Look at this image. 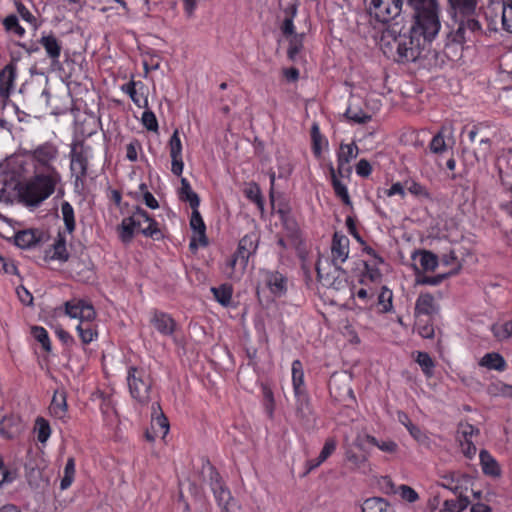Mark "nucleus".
<instances>
[{"label":"nucleus","instance_id":"f257e3e1","mask_svg":"<svg viewBox=\"0 0 512 512\" xmlns=\"http://www.w3.org/2000/svg\"><path fill=\"white\" fill-rule=\"evenodd\" d=\"M422 29L412 25L406 32L398 29V23L388 26L381 37V48L384 53L398 63H409L418 60L426 41Z\"/></svg>","mask_w":512,"mask_h":512},{"label":"nucleus","instance_id":"f03ea898","mask_svg":"<svg viewBox=\"0 0 512 512\" xmlns=\"http://www.w3.org/2000/svg\"><path fill=\"white\" fill-rule=\"evenodd\" d=\"M60 181L61 176L34 172L22 185V202L27 206H39L55 192Z\"/></svg>","mask_w":512,"mask_h":512},{"label":"nucleus","instance_id":"7ed1b4c3","mask_svg":"<svg viewBox=\"0 0 512 512\" xmlns=\"http://www.w3.org/2000/svg\"><path fill=\"white\" fill-rule=\"evenodd\" d=\"M408 5L414 11L413 25L422 29L425 38L434 39L441 28L437 0H408Z\"/></svg>","mask_w":512,"mask_h":512},{"label":"nucleus","instance_id":"20e7f679","mask_svg":"<svg viewBox=\"0 0 512 512\" xmlns=\"http://www.w3.org/2000/svg\"><path fill=\"white\" fill-rule=\"evenodd\" d=\"M134 232H139L147 237L156 239L161 235L160 230L157 228V222L144 209L139 207L136 208L130 217L122 220L120 233L122 241L129 242Z\"/></svg>","mask_w":512,"mask_h":512},{"label":"nucleus","instance_id":"39448f33","mask_svg":"<svg viewBox=\"0 0 512 512\" xmlns=\"http://www.w3.org/2000/svg\"><path fill=\"white\" fill-rule=\"evenodd\" d=\"M25 154L30 160L34 172L61 176L54 165L59 156L58 147L55 144L45 142Z\"/></svg>","mask_w":512,"mask_h":512},{"label":"nucleus","instance_id":"423d86ee","mask_svg":"<svg viewBox=\"0 0 512 512\" xmlns=\"http://www.w3.org/2000/svg\"><path fill=\"white\" fill-rule=\"evenodd\" d=\"M127 384L131 397L141 406L151 400L153 379L144 368L131 366L127 372Z\"/></svg>","mask_w":512,"mask_h":512},{"label":"nucleus","instance_id":"0eeeda50","mask_svg":"<svg viewBox=\"0 0 512 512\" xmlns=\"http://www.w3.org/2000/svg\"><path fill=\"white\" fill-rule=\"evenodd\" d=\"M369 13L377 21L381 23H388L396 20L401 12L404 4L403 0H368Z\"/></svg>","mask_w":512,"mask_h":512},{"label":"nucleus","instance_id":"6e6552de","mask_svg":"<svg viewBox=\"0 0 512 512\" xmlns=\"http://www.w3.org/2000/svg\"><path fill=\"white\" fill-rule=\"evenodd\" d=\"M325 264L328 266V271L324 273L325 269L321 259L316 263L317 276L322 285L336 291L347 288L348 282L345 271L340 266L330 265L327 260H325Z\"/></svg>","mask_w":512,"mask_h":512},{"label":"nucleus","instance_id":"1a4fd4ad","mask_svg":"<svg viewBox=\"0 0 512 512\" xmlns=\"http://www.w3.org/2000/svg\"><path fill=\"white\" fill-rule=\"evenodd\" d=\"M482 34V27L479 21L471 16H466L458 23L456 30L449 34L450 43L447 48L452 44L463 45L467 41H473L477 36Z\"/></svg>","mask_w":512,"mask_h":512},{"label":"nucleus","instance_id":"9d476101","mask_svg":"<svg viewBox=\"0 0 512 512\" xmlns=\"http://www.w3.org/2000/svg\"><path fill=\"white\" fill-rule=\"evenodd\" d=\"M210 487L222 512H234L237 503L231 496L230 490L225 486L220 474L211 467L209 477Z\"/></svg>","mask_w":512,"mask_h":512},{"label":"nucleus","instance_id":"9b49d317","mask_svg":"<svg viewBox=\"0 0 512 512\" xmlns=\"http://www.w3.org/2000/svg\"><path fill=\"white\" fill-rule=\"evenodd\" d=\"M16 199L22 201V185L18 175L0 168V202L10 204Z\"/></svg>","mask_w":512,"mask_h":512},{"label":"nucleus","instance_id":"f8f14e48","mask_svg":"<svg viewBox=\"0 0 512 512\" xmlns=\"http://www.w3.org/2000/svg\"><path fill=\"white\" fill-rule=\"evenodd\" d=\"M485 14L492 21L500 15L503 29L512 33V0H490Z\"/></svg>","mask_w":512,"mask_h":512},{"label":"nucleus","instance_id":"ddd939ff","mask_svg":"<svg viewBox=\"0 0 512 512\" xmlns=\"http://www.w3.org/2000/svg\"><path fill=\"white\" fill-rule=\"evenodd\" d=\"M65 313L71 318L78 319L80 323L94 321L96 312L88 302L80 299H72L65 303Z\"/></svg>","mask_w":512,"mask_h":512},{"label":"nucleus","instance_id":"4468645a","mask_svg":"<svg viewBox=\"0 0 512 512\" xmlns=\"http://www.w3.org/2000/svg\"><path fill=\"white\" fill-rule=\"evenodd\" d=\"M296 397V417L300 423V425L306 429L310 430L315 427L316 417L311 408L309 398L306 393L301 395H295Z\"/></svg>","mask_w":512,"mask_h":512},{"label":"nucleus","instance_id":"2eb2a0df","mask_svg":"<svg viewBox=\"0 0 512 512\" xmlns=\"http://www.w3.org/2000/svg\"><path fill=\"white\" fill-rule=\"evenodd\" d=\"M169 152L172 159L171 171L173 174L180 176L183 172L184 163L182 159V142L179 137L178 129H175L170 137Z\"/></svg>","mask_w":512,"mask_h":512},{"label":"nucleus","instance_id":"dca6fc26","mask_svg":"<svg viewBox=\"0 0 512 512\" xmlns=\"http://www.w3.org/2000/svg\"><path fill=\"white\" fill-rule=\"evenodd\" d=\"M349 255V239L342 234L335 233L331 245V264L340 266Z\"/></svg>","mask_w":512,"mask_h":512},{"label":"nucleus","instance_id":"f3484780","mask_svg":"<svg viewBox=\"0 0 512 512\" xmlns=\"http://www.w3.org/2000/svg\"><path fill=\"white\" fill-rule=\"evenodd\" d=\"M191 209L192 214L190 219V227L197 234V237L191 239L190 248L195 250L197 249L198 243L202 246H206L208 244V240L206 237V226L198 208Z\"/></svg>","mask_w":512,"mask_h":512},{"label":"nucleus","instance_id":"a211bd4d","mask_svg":"<svg viewBox=\"0 0 512 512\" xmlns=\"http://www.w3.org/2000/svg\"><path fill=\"white\" fill-rule=\"evenodd\" d=\"M150 322L163 336H172L176 329V321L167 313L155 310L152 312Z\"/></svg>","mask_w":512,"mask_h":512},{"label":"nucleus","instance_id":"6ab92c4d","mask_svg":"<svg viewBox=\"0 0 512 512\" xmlns=\"http://www.w3.org/2000/svg\"><path fill=\"white\" fill-rule=\"evenodd\" d=\"M17 67L14 62H10L0 71V96L8 97L14 87Z\"/></svg>","mask_w":512,"mask_h":512},{"label":"nucleus","instance_id":"aec40b11","mask_svg":"<svg viewBox=\"0 0 512 512\" xmlns=\"http://www.w3.org/2000/svg\"><path fill=\"white\" fill-rule=\"evenodd\" d=\"M248 260L241 258L238 253H234L231 258L227 261L224 273L232 280H240L246 267Z\"/></svg>","mask_w":512,"mask_h":512},{"label":"nucleus","instance_id":"412c9836","mask_svg":"<svg viewBox=\"0 0 512 512\" xmlns=\"http://www.w3.org/2000/svg\"><path fill=\"white\" fill-rule=\"evenodd\" d=\"M438 311V306L434 297L430 293H421L415 303L414 315L419 317L421 315L431 316Z\"/></svg>","mask_w":512,"mask_h":512},{"label":"nucleus","instance_id":"4be33fe9","mask_svg":"<svg viewBox=\"0 0 512 512\" xmlns=\"http://www.w3.org/2000/svg\"><path fill=\"white\" fill-rule=\"evenodd\" d=\"M259 239L260 237L256 232L246 234L240 239L236 253H238L242 259L245 258L249 260L250 256H252L258 248Z\"/></svg>","mask_w":512,"mask_h":512},{"label":"nucleus","instance_id":"5701e85b","mask_svg":"<svg viewBox=\"0 0 512 512\" xmlns=\"http://www.w3.org/2000/svg\"><path fill=\"white\" fill-rule=\"evenodd\" d=\"M359 154V148L355 143L341 144L337 153L338 173L342 174L344 166L347 165L352 159L356 158Z\"/></svg>","mask_w":512,"mask_h":512},{"label":"nucleus","instance_id":"b1692460","mask_svg":"<svg viewBox=\"0 0 512 512\" xmlns=\"http://www.w3.org/2000/svg\"><path fill=\"white\" fill-rule=\"evenodd\" d=\"M39 43L45 49L46 54L51 59L52 63L58 62L62 47L57 38L54 35L42 36Z\"/></svg>","mask_w":512,"mask_h":512},{"label":"nucleus","instance_id":"393cba45","mask_svg":"<svg viewBox=\"0 0 512 512\" xmlns=\"http://www.w3.org/2000/svg\"><path fill=\"white\" fill-rule=\"evenodd\" d=\"M362 512H395L394 508L381 497H371L362 504Z\"/></svg>","mask_w":512,"mask_h":512},{"label":"nucleus","instance_id":"a878e982","mask_svg":"<svg viewBox=\"0 0 512 512\" xmlns=\"http://www.w3.org/2000/svg\"><path fill=\"white\" fill-rule=\"evenodd\" d=\"M179 199L183 202H188L191 208H198L200 205V198L195 193L190 183L186 178H181V187L178 190Z\"/></svg>","mask_w":512,"mask_h":512},{"label":"nucleus","instance_id":"bb28decb","mask_svg":"<svg viewBox=\"0 0 512 512\" xmlns=\"http://www.w3.org/2000/svg\"><path fill=\"white\" fill-rule=\"evenodd\" d=\"M50 414L58 419L65 418L67 414L66 394L64 392H55L50 407Z\"/></svg>","mask_w":512,"mask_h":512},{"label":"nucleus","instance_id":"cd10ccee","mask_svg":"<svg viewBox=\"0 0 512 512\" xmlns=\"http://www.w3.org/2000/svg\"><path fill=\"white\" fill-rule=\"evenodd\" d=\"M480 462L482 466V470L484 474L491 476V477H498L501 474V470L499 467L498 462L491 456V454L486 451L482 450L480 452Z\"/></svg>","mask_w":512,"mask_h":512},{"label":"nucleus","instance_id":"c85d7f7f","mask_svg":"<svg viewBox=\"0 0 512 512\" xmlns=\"http://www.w3.org/2000/svg\"><path fill=\"white\" fill-rule=\"evenodd\" d=\"M266 282L271 292L275 295H282L286 291L287 279L277 271L268 272Z\"/></svg>","mask_w":512,"mask_h":512},{"label":"nucleus","instance_id":"c756f323","mask_svg":"<svg viewBox=\"0 0 512 512\" xmlns=\"http://www.w3.org/2000/svg\"><path fill=\"white\" fill-rule=\"evenodd\" d=\"M211 292L214 295L215 300L224 307H228L231 304L233 287L230 284L224 283L219 287H211Z\"/></svg>","mask_w":512,"mask_h":512},{"label":"nucleus","instance_id":"7c9ffc66","mask_svg":"<svg viewBox=\"0 0 512 512\" xmlns=\"http://www.w3.org/2000/svg\"><path fill=\"white\" fill-rule=\"evenodd\" d=\"M292 383L295 395L306 393L304 388V373L299 360L292 363Z\"/></svg>","mask_w":512,"mask_h":512},{"label":"nucleus","instance_id":"2f4dec72","mask_svg":"<svg viewBox=\"0 0 512 512\" xmlns=\"http://www.w3.org/2000/svg\"><path fill=\"white\" fill-rule=\"evenodd\" d=\"M20 431L19 419L13 416L4 417L0 421V434L5 438H13Z\"/></svg>","mask_w":512,"mask_h":512},{"label":"nucleus","instance_id":"473e14b6","mask_svg":"<svg viewBox=\"0 0 512 512\" xmlns=\"http://www.w3.org/2000/svg\"><path fill=\"white\" fill-rule=\"evenodd\" d=\"M330 174L335 195L340 198L345 205L351 206L352 202L348 189L346 185L337 178L335 169L332 166L330 167Z\"/></svg>","mask_w":512,"mask_h":512},{"label":"nucleus","instance_id":"72a5a7b5","mask_svg":"<svg viewBox=\"0 0 512 512\" xmlns=\"http://www.w3.org/2000/svg\"><path fill=\"white\" fill-rule=\"evenodd\" d=\"M93 322L85 321L79 323L76 328L83 344H89L97 337L96 326Z\"/></svg>","mask_w":512,"mask_h":512},{"label":"nucleus","instance_id":"f704fd0d","mask_svg":"<svg viewBox=\"0 0 512 512\" xmlns=\"http://www.w3.org/2000/svg\"><path fill=\"white\" fill-rule=\"evenodd\" d=\"M413 258H419V263L423 271H434L438 266V258L430 251H419L414 253Z\"/></svg>","mask_w":512,"mask_h":512},{"label":"nucleus","instance_id":"c9c22d12","mask_svg":"<svg viewBox=\"0 0 512 512\" xmlns=\"http://www.w3.org/2000/svg\"><path fill=\"white\" fill-rule=\"evenodd\" d=\"M480 365L488 369L503 371L506 367V362L498 353H487L480 360Z\"/></svg>","mask_w":512,"mask_h":512},{"label":"nucleus","instance_id":"e433bc0d","mask_svg":"<svg viewBox=\"0 0 512 512\" xmlns=\"http://www.w3.org/2000/svg\"><path fill=\"white\" fill-rule=\"evenodd\" d=\"M304 37V33H297L286 38L289 42V47L287 50L289 59L293 61L297 59L298 55L303 49Z\"/></svg>","mask_w":512,"mask_h":512},{"label":"nucleus","instance_id":"4c0bfd02","mask_svg":"<svg viewBox=\"0 0 512 512\" xmlns=\"http://www.w3.org/2000/svg\"><path fill=\"white\" fill-rule=\"evenodd\" d=\"M451 7L464 16H471L478 5L479 0H448Z\"/></svg>","mask_w":512,"mask_h":512},{"label":"nucleus","instance_id":"58836bf2","mask_svg":"<svg viewBox=\"0 0 512 512\" xmlns=\"http://www.w3.org/2000/svg\"><path fill=\"white\" fill-rule=\"evenodd\" d=\"M61 213L66 231L69 234H72L75 231L76 227L74 209L72 205L67 201L62 202Z\"/></svg>","mask_w":512,"mask_h":512},{"label":"nucleus","instance_id":"ea45409f","mask_svg":"<svg viewBox=\"0 0 512 512\" xmlns=\"http://www.w3.org/2000/svg\"><path fill=\"white\" fill-rule=\"evenodd\" d=\"M87 159L81 152H74L71 155V170L77 174V179L84 177L87 173Z\"/></svg>","mask_w":512,"mask_h":512},{"label":"nucleus","instance_id":"a19ab883","mask_svg":"<svg viewBox=\"0 0 512 512\" xmlns=\"http://www.w3.org/2000/svg\"><path fill=\"white\" fill-rule=\"evenodd\" d=\"M296 13H297V7L294 4H292L286 10L287 16L283 20L282 25L280 27V29L282 31V34L284 35L285 38H287V37H289L291 35L297 34L295 32V26H294V23H293V18L295 17Z\"/></svg>","mask_w":512,"mask_h":512},{"label":"nucleus","instance_id":"79ce46f5","mask_svg":"<svg viewBox=\"0 0 512 512\" xmlns=\"http://www.w3.org/2000/svg\"><path fill=\"white\" fill-rule=\"evenodd\" d=\"M39 241L36 233L32 230L20 231L15 236V243L20 248H30Z\"/></svg>","mask_w":512,"mask_h":512},{"label":"nucleus","instance_id":"37998d69","mask_svg":"<svg viewBox=\"0 0 512 512\" xmlns=\"http://www.w3.org/2000/svg\"><path fill=\"white\" fill-rule=\"evenodd\" d=\"M51 258L61 262H66L69 258V254L66 248V240L61 233L58 234V237L53 244V254Z\"/></svg>","mask_w":512,"mask_h":512},{"label":"nucleus","instance_id":"c03bdc74","mask_svg":"<svg viewBox=\"0 0 512 512\" xmlns=\"http://www.w3.org/2000/svg\"><path fill=\"white\" fill-rule=\"evenodd\" d=\"M152 429L155 434L161 435L164 438L169 432V422L162 411L159 415L152 417Z\"/></svg>","mask_w":512,"mask_h":512},{"label":"nucleus","instance_id":"a18cd8bd","mask_svg":"<svg viewBox=\"0 0 512 512\" xmlns=\"http://www.w3.org/2000/svg\"><path fill=\"white\" fill-rule=\"evenodd\" d=\"M244 194L250 201L254 202L257 205V207L263 212L264 201L261 195V190L257 184H249V186L244 189Z\"/></svg>","mask_w":512,"mask_h":512},{"label":"nucleus","instance_id":"49530a36","mask_svg":"<svg viewBox=\"0 0 512 512\" xmlns=\"http://www.w3.org/2000/svg\"><path fill=\"white\" fill-rule=\"evenodd\" d=\"M35 432L37 440L40 443H45L51 435V428L47 420L43 417H38L35 422Z\"/></svg>","mask_w":512,"mask_h":512},{"label":"nucleus","instance_id":"de8ad7c7","mask_svg":"<svg viewBox=\"0 0 512 512\" xmlns=\"http://www.w3.org/2000/svg\"><path fill=\"white\" fill-rule=\"evenodd\" d=\"M407 429L410 435L420 444L426 448H431L432 441L430 437L423 432L418 426L414 425L412 422H409L407 425Z\"/></svg>","mask_w":512,"mask_h":512},{"label":"nucleus","instance_id":"09e8293b","mask_svg":"<svg viewBox=\"0 0 512 512\" xmlns=\"http://www.w3.org/2000/svg\"><path fill=\"white\" fill-rule=\"evenodd\" d=\"M75 475V461L74 458H69L64 468V476L61 479L60 488L65 490L69 488L74 480Z\"/></svg>","mask_w":512,"mask_h":512},{"label":"nucleus","instance_id":"8fccbe9b","mask_svg":"<svg viewBox=\"0 0 512 512\" xmlns=\"http://www.w3.org/2000/svg\"><path fill=\"white\" fill-rule=\"evenodd\" d=\"M416 362L421 367L423 373L427 377H431L433 374L434 361L426 352H418L416 357Z\"/></svg>","mask_w":512,"mask_h":512},{"label":"nucleus","instance_id":"3c124183","mask_svg":"<svg viewBox=\"0 0 512 512\" xmlns=\"http://www.w3.org/2000/svg\"><path fill=\"white\" fill-rule=\"evenodd\" d=\"M393 293L387 287H382L380 294L378 295V305L381 307V311L386 313L391 311L393 305Z\"/></svg>","mask_w":512,"mask_h":512},{"label":"nucleus","instance_id":"603ef678","mask_svg":"<svg viewBox=\"0 0 512 512\" xmlns=\"http://www.w3.org/2000/svg\"><path fill=\"white\" fill-rule=\"evenodd\" d=\"M33 337L42 345L43 349L47 352L51 350V343L47 331L40 326H33L31 328Z\"/></svg>","mask_w":512,"mask_h":512},{"label":"nucleus","instance_id":"864d4df0","mask_svg":"<svg viewBox=\"0 0 512 512\" xmlns=\"http://www.w3.org/2000/svg\"><path fill=\"white\" fill-rule=\"evenodd\" d=\"M3 25L7 31L14 32L19 37L25 34V29L19 24L18 18L15 15L7 16L3 20Z\"/></svg>","mask_w":512,"mask_h":512},{"label":"nucleus","instance_id":"5fc2aeb1","mask_svg":"<svg viewBox=\"0 0 512 512\" xmlns=\"http://www.w3.org/2000/svg\"><path fill=\"white\" fill-rule=\"evenodd\" d=\"M429 147L431 152L436 154L443 153L446 150V143L441 132L432 138Z\"/></svg>","mask_w":512,"mask_h":512},{"label":"nucleus","instance_id":"6e6d98bb","mask_svg":"<svg viewBox=\"0 0 512 512\" xmlns=\"http://www.w3.org/2000/svg\"><path fill=\"white\" fill-rule=\"evenodd\" d=\"M492 332L498 340H506L511 337L508 321L492 326Z\"/></svg>","mask_w":512,"mask_h":512},{"label":"nucleus","instance_id":"4d7b16f0","mask_svg":"<svg viewBox=\"0 0 512 512\" xmlns=\"http://www.w3.org/2000/svg\"><path fill=\"white\" fill-rule=\"evenodd\" d=\"M398 493L402 499L408 501L409 503H413L419 498L417 492L407 485H400L398 487Z\"/></svg>","mask_w":512,"mask_h":512},{"label":"nucleus","instance_id":"13d9d810","mask_svg":"<svg viewBox=\"0 0 512 512\" xmlns=\"http://www.w3.org/2000/svg\"><path fill=\"white\" fill-rule=\"evenodd\" d=\"M142 123L149 131H157L158 122L152 111H145L142 115Z\"/></svg>","mask_w":512,"mask_h":512},{"label":"nucleus","instance_id":"bf43d9fd","mask_svg":"<svg viewBox=\"0 0 512 512\" xmlns=\"http://www.w3.org/2000/svg\"><path fill=\"white\" fill-rule=\"evenodd\" d=\"M346 116L351 121L358 123V124H364L367 123L370 120V116L362 111H354L351 108H348L346 111Z\"/></svg>","mask_w":512,"mask_h":512},{"label":"nucleus","instance_id":"052dcab7","mask_svg":"<svg viewBox=\"0 0 512 512\" xmlns=\"http://www.w3.org/2000/svg\"><path fill=\"white\" fill-rule=\"evenodd\" d=\"M122 91L128 94L131 100L139 107H142L141 100L137 96L136 82L130 81L122 86Z\"/></svg>","mask_w":512,"mask_h":512},{"label":"nucleus","instance_id":"680f3d73","mask_svg":"<svg viewBox=\"0 0 512 512\" xmlns=\"http://www.w3.org/2000/svg\"><path fill=\"white\" fill-rule=\"evenodd\" d=\"M336 449V441L333 438L326 440L318 458L320 461H325Z\"/></svg>","mask_w":512,"mask_h":512},{"label":"nucleus","instance_id":"e2e57ef3","mask_svg":"<svg viewBox=\"0 0 512 512\" xmlns=\"http://www.w3.org/2000/svg\"><path fill=\"white\" fill-rule=\"evenodd\" d=\"M140 148V142L138 140H132L126 146V158L131 162H135L137 160L138 149Z\"/></svg>","mask_w":512,"mask_h":512},{"label":"nucleus","instance_id":"0e129e2a","mask_svg":"<svg viewBox=\"0 0 512 512\" xmlns=\"http://www.w3.org/2000/svg\"><path fill=\"white\" fill-rule=\"evenodd\" d=\"M448 274H442L437 276H423L417 279V284L421 285H433L436 286L440 284Z\"/></svg>","mask_w":512,"mask_h":512},{"label":"nucleus","instance_id":"69168bd1","mask_svg":"<svg viewBox=\"0 0 512 512\" xmlns=\"http://www.w3.org/2000/svg\"><path fill=\"white\" fill-rule=\"evenodd\" d=\"M16 478V472L7 469L4 464H0V487L5 483H11Z\"/></svg>","mask_w":512,"mask_h":512},{"label":"nucleus","instance_id":"338daca9","mask_svg":"<svg viewBox=\"0 0 512 512\" xmlns=\"http://www.w3.org/2000/svg\"><path fill=\"white\" fill-rule=\"evenodd\" d=\"M459 431L464 437V442L470 440L474 434H478L479 430L469 423H461L459 425Z\"/></svg>","mask_w":512,"mask_h":512},{"label":"nucleus","instance_id":"774afa93","mask_svg":"<svg viewBox=\"0 0 512 512\" xmlns=\"http://www.w3.org/2000/svg\"><path fill=\"white\" fill-rule=\"evenodd\" d=\"M372 172V167L366 159H361L356 165V173L361 177H368Z\"/></svg>","mask_w":512,"mask_h":512}]
</instances>
